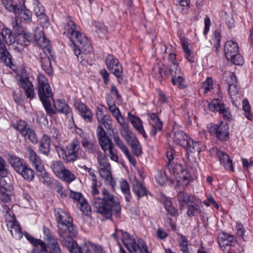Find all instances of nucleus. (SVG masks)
<instances>
[{"mask_svg":"<svg viewBox=\"0 0 253 253\" xmlns=\"http://www.w3.org/2000/svg\"><path fill=\"white\" fill-rule=\"evenodd\" d=\"M91 193L93 196L92 206L97 212L107 218L112 217L113 213L116 217L120 216L121 211L120 202L108 190L105 188L102 190V198H101L96 182H93L91 186Z\"/></svg>","mask_w":253,"mask_h":253,"instance_id":"obj_1","label":"nucleus"},{"mask_svg":"<svg viewBox=\"0 0 253 253\" xmlns=\"http://www.w3.org/2000/svg\"><path fill=\"white\" fill-rule=\"evenodd\" d=\"M76 28L75 22L71 19L70 17H67L63 34L69 38L73 43L75 54L78 60L84 65L86 61L84 54L90 53L92 47L85 36L76 30Z\"/></svg>","mask_w":253,"mask_h":253,"instance_id":"obj_2","label":"nucleus"},{"mask_svg":"<svg viewBox=\"0 0 253 253\" xmlns=\"http://www.w3.org/2000/svg\"><path fill=\"white\" fill-rule=\"evenodd\" d=\"M56 220L58 223V234L61 244L73 240L77 231L72 223V218L65 211L57 209L54 211Z\"/></svg>","mask_w":253,"mask_h":253,"instance_id":"obj_3","label":"nucleus"},{"mask_svg":"<svg viewBox=\"0 0 253 253\" xmlns=\"http://www.w3.org/2000/svg\"><path fill=\"white\" fill-rule=\"evenodd\" d=\"M175 55L173 53L169 54V59L171 61V64L169 66V72H167L168 66L162 64L156 65L153 69V72L157 75V78H168L170 76L175 77L179 74H181V70L175 61Z\"/></svg>","mask_w":253,"mask_h":253,"instance_id":"obj_4","label":"nucleus"},{"mask_svg":"<svg viewBox=\"0 0 253 253\" xmlns=\"http://www.w3.org/2000/svg\"><path fill=\"white\" fill-rule=\"evenodd\" d=\"M56 150L59 156L67 162H74L77 159L78 151L80 148V142L74 139L65 148L57 144H54Z\"/></svg>","mask_w":253,"mask_h":253,"instance_id":"obj_5","label":"nucleus"},{"mask_svg":"<svg viewBox=\"0 0 253 253\" xmlns=\"http://www.w3.org/2000/svg\"><path fill=\"white\" fill-rule=\"evenodd\" d=\"M224 52L228 60H230L235 65H243V59L239 52V46L236 42L232 41L226 42L224 45Z\"/></svg>","mask_w":253,"mask_h":253,"instance_id":"obj_6","label":"nucleus"},{"mask_svg":"<svg viewBox=\"0 0 253 253\" xmlns=\"http://www.w3.org/2000/svg\"><path fill=\"white\" fill-rule=\"evenodd\" d=\"M167 167L177 182L185 186L189 184L191 179L190 174L181 164L169 163L168 164Z\"/></svg>","mask_w":253,"mask_h":253,"instance_id":"obj_7","label":"nucleus"},{"mask_svg":"<svg viewBox=\"0 0 253 253\" xmlns=\"http://www.w3.org/2000/svg\"><path fill=\"white\" fill-rule=\"evenodd\" d=\"M203 144L197 142H194L190 139L186 144V147L188 158L192 162L198 163L200 160L199 155L202 151Z\"/></svg>","mask_w":253,"mask_h":253,"instance_id":"obj_8","label":"nucleus"},{"mask_svg":"<svg viewBox=\"0 0 253 253\" xmlns=\"http://www.w3.org/2000/svg\"><path fill=\"white\" fill-rule=\"evenodd\" d=\"M17 128L26 140H29L33 143H37L38 138L35 131L27 125L26 122L19 121L17 123Z\"/></svg>","mask_w":253,"mask_h":253,"instance_id":"obj_9","label":"nucleus"},{"mask_svg":"<svg viewBox=\"0 0 253 253\" xmlns=\"http://www.w3.org/2000/svg\"><path fill=\"white\" fill-rule=\"evenodd\" d=\"M105 63L108 70L111 71L118 80L122 79L123 69L117 58L109 54L106 58Z\"/></svg>","mask_w":253,"mask_h":253,"instance_id":"obj_10","label":"nucleus"},{"mask_svg":"<svg viewBox=\"0 0 253 253\" xmlns=\"http://www.w3.org/2000/svg\"><path fill=\"white\" fill-rule=\"evenodd\" d=\"M18 84L24 89L27 98H33L35 96L34 86L26 73H22L18 81Z\"/></svg>","mask_w":253,"mask_h":253,"instance_id":"obj_11","label":"nucleus"},{"mask_svg":"<svg viewBox=\"0 0 253 253\" xmlns=\"http://www.w3.org/2000/svg\"><path fill=\"white\" fill-rule=\"evenodd\" d=\"M208 128L209 131L211 133L216 134L218 139L226 140L228 138V126L226 124L222 122L218 125H211Z\"/></svg>","mask_w":253,"mask_h":253,"instance_id":"obj_12","label":"nucleus"},{"mask_svg":"<svg viewBox=\"0 0 253 253\" xmlns=\"http://www.w3.org/2000/svg\"><path fill=\"white\" fill-rule=\"evenodd\" d=\"M15 42L14 43V49L18 52H22L25 47L28 46L32 40V36L25 32L15 36Z\"/></svg>","mask_w":253,"mask_h":253,"instance_id":"obj_13","label":"nucleus"},{"mask_svg":"<svg viewBox=\"0 0 253 253\" xmlns=\"http://www.w3.org/2000/svg\"><path fill=\"white\" fill-rule=\"evenodd\" d=\"M112 235L116 240L118 239L119 236H122V242L130 253H132V250H135L134 247L136 245V241L128 233L122 230H117Z\"/></svg>","mask_w":253,"mask_h":253,"instance_id":"obj_14","label":"nucleus"},{"mask_svg":"<svg viewBox=\"0 0 253 253\" xmlns=\"http://www.w3.org/2000/svg\"><path fill=\"white\" fill-rule=\"evenodd\" d=\"M13 190V187L10 183H7L4 179H0V201L3 202L10 201Z\"/></svg>","mask_w":253,"mask_h":253,"instance_id":"obj_15","label":"nucleus"},{"mask_svg":"<svg viewBox=\"0 0 253 253\" xmlns=\"http://www.w3.org/2000/svg\"><path fill=\"white\" fill-rule=\"evenodd\" d=\"M212 155H215L219 159L221 164L227 169L233 171L232 161L229 156L223 151L218 150L217 148H213L211 150Z\"/></svg>","mask_w":253,"mask_h":253,"instance_id":"obj_16","label":"nucleus"},{"mask_svg":"<svg viewBox=\"0 0 253 253\" xmlns=\"http://www.w3.org/2000/svg\"><path fill=\"white\" fill-rule=\"evenodd\" d=\"M75 246L77 247V250L81 253H105L101 246L89 241L84 242L81 246H79L76 243V245Z\"/></svg>","mask_w":253,"mask_h":253,"instance_id":"obj_17","label":"nucleus"},{"mask_svg":"<svg viewBox=\"0 0 253 253\" xmlns=\"http://www.w3.org/2000/svg\"><path fill=\"white\" fill-rule=\"evenodd\" d=\"M218 242L224 252L226 251L227 247L234 246L236 243L235 237L233 236L224 232H222L218 234Z\"/></svg>","mask_w":253,"mask_h":253,"instance_id":"obj_18","label":"nucleus"},{"mask_svg":"<svg viewBox=\"0 0 253 253\" xmlns=\"http://www.w3.org/2000/svg\"><path fill=\"white\" fill-rule=\"evenodd\" d=\"M98 123L103 125L106 129L113 130L111 117L110 115H104L101 109L98 108L96 113Z\"/></svg>","mask_w":253,"mask_h":253,"instance_id":"obj_19","label":"nucleus"},{"mask_svg":"<svg viewBox=\"0 0 253 253\" xmlns=\"http://www.w3.org/2000/svg\"><path fill=\"white\" fill-rule=\"evenodd\" d=\"M7 223V226L12 235L16 239H20L23 236L22 232L19 225L17 224L15 217H10Z\"/></svg>","mask_w":253,"mask_h":253,"instance_id":"obj_20","label":"nucleus"},{"mask_svg":"<svg viewBox=\"0 0 253 253\" xmlns=\"http://www.w3.org/2000/svg\"><path fill=\"white\" fill-rule=\"evenodd\" d=\"M99 175L104 179L106 184L113 186L115 182L111 173V167L109 163L100 166Z\"/></svg>","mask_w":253,"mask_h":253,"instance_id":"obj_21","label":"nucleus"},{"mask_svg":"<svg viewBox=\"0 0 253 253\" xmlns=\"http://www.w3.org/2000/svg\"><path fill=\"white\" fill-rule=\"evenodd\" d=\"M54 57L52 53H41V63L42 69L48 75L52 74L53 69L51 67V60Z\"/></svg>","mask_w":253,"mask_h":253,"instance_id":"obj_22","label":"nucleus"},{"mask_svg":"<svg viewBox=\"0 0 253 253\" xmlns=\"http://www.w3.org/2000/svg\"><path fill=\"white\" fill-rule=\"evenodd\" d=\"M46 234V238L48 241V248L50 253H62L59 245L53 236L51 235L48 229H44Z\"/></svg>","mask_w":253,"mask_h":253,"instance_id":"obj_23","label":"nucleus"},{"mask_svg":"<svg viewBox=\"0 0 253 253\" xmlns=\"http://www.w3.org/2000/svg\"><path fill=\"white\" fill-rule=\"evenodd\" d=\"M15 42V36L12 31L7 28H3L0 32V42L8 45L13 44Z\"/></svg>","mask_w":253,"mask_h":253,"instance_id":"obj_24","label":"nucleus"},{"mask_svg":"<svg viewBox=\"0 0 253 253\" xmlns=\"http://www.w3.org/2000/svg\"><path fill=\"white\" fill-rule=\"evenodd\" d=\"M0 62L10 67L12 65V56L3 42H0Z\"/></svg>","mask_w":253,"mask_h":253,"instance_id":"obj_25","label":"nucleus"},{"mask_svg":"<svg viewBox=\"0 0 253 253\" xmlns=\"http://www.w3.org/2000/svg\"><path fill=\"white\" fill-rule=\"evenodd\" d=\"M38 83H37V89L38 91V94L41 96L45 95L43 93V89H45L46 91H49V84L47 80L45 77L42 75L39 74L38 76ZM47 94H49V92H46Z\"/></svg>","mask_w":253,"mask_h":253,"instance_id":"obj_26","label":"nucleus"},{"mask_svg":"<svg viewBox=\"0 0 253 253\" xmlns=\"http://www.w3.org/2000/svg\"><path fill=\"white\" fill-rule=\"evenodd\" d=\"M43 93L45 95L43 96H41L39 95V97L41 101L42 102L46 111L48 113H51L52 111V109L50 106V101L52 99V90L50 88V85H49V94H47L46 93V90L44 89H43Z\"/></svg>","mask_w":253,"mask_h":253,"instance_id":"obj_27","label":"nucleus"},{"mask_svg":"<svg viewBox=\"0 0 253 253\" xmlns=\"http://www.w3.org/2000/svg\"><path fill=\"white\" fill-rule=\"evenodd\" d=\"M25 236L26 239L34 246L35 248L34 251H38L41 249V251L42 253L47 252V247L45 244L40 239H35L28 233H25Z\"/></svg>","mask_w":253,"mask_h":253,"instance_id":"obj_28","label":"nucleus"},{"mask_svg":"<svg viewBox=\"0 0 253 253\" xmlns=\"http://www.w3.org/2000/svg\"><path fill=\"white\" fill-rule=\"evenodd\" d=\"M174 142L177 144L186 147V144L190 139L182 131L178 130L174 132L173 136Z\"/></svg>","mask_w":253,"mask_h":253,"instance_id":"obj_29","label":"nucleus"},{"mask_svg":"<svg viewBox=\"0 0 253 253\" xmlns=\"http://www.w3.org/2000/svg\"><path fill=\"white\" fill-rule=\"evenodd\" d=\"M177 199L181 206H183L185 204L189 205V204H194L196 201L194 196L189 195L184 192H178Z\"/></svg>","mask_w":253,"mask_h":253,"instance_id":"obj_30","label":"nucleus"},{"mask_svg":"<svg viewBox=\"0 0 253 253\" xmlns=\"http://www.w3.org/2000/svg\"><path fill=\"white\" fill-rule=\"evenodd\" d=\"M132 190L133 192L138 197H143L147 193L146 187L136 179L132 181Z\"/></svg>","mask_w":253,"mask_h":253,"instance_id":"obj_31","label":"nucleus"},{"mask_svg":"<svg viewBox=\"0 0 253 253\" xmlns=\"http://www.w3.org/2000/svg\"><path fill=\"white\" fill-rule=\"evenodd\" d=\"M129 120L130 123L133 125V126L146 138L147 137L146 134L142 125V122L140 119L135 116L130 115L128 113Z\"/></svg>","mask_w":253,"mask_h":253,"instance_id":"obj_32","label":"nucleus"},{"mask_svg":"<svg viewBox=\"0 0 253 253\" xmlns=\"http://www.w3.org/2000/svg\"><path fill=\"white\" fill-rule=\"evenodd\" d=\"M50 140L48 135L44 134L40 142L39 150L44 155H48L50 152Z\"/></svg>","mask_w":253,"mask_h":253,"instance_id":"obj_33","label":"nucleus"},{"mask_svg":"<svg viewBox=\"0 0 253 253\" xmlns=\"http://www.w3.org/2000/svg\"><path fill=\"white\" fill-rule=\"evenodd\" d=\"M28 157L30 162L35 168L42 164L41 159L36 153L31 148H28L27 149Z\"/></svg>","mask_w":253,"mask_h":253,"instance_id":"obj_34","label":"nucleus"},{"mask_svg":"<svg viewBox=\"0 0 253 253\" xmlns=\"http://www.w3.org/2000/svg\"><path fill=\"white\" fill-rule=\"evenodd\" d=\"M180 42L184 51L185 57L187 60L191 63L194 62V56L189 48V43L186 38L182 37L180 38Z\"/></svg>","mask_w":253,"mask_h":253,"instance_id":"obj_35","label":"nucleus"},{"mask_svg":"<svg viewBox=\"0 0 253 253\" xmlns=\"http://www.w3.org/2000/svg\"><path fill=\"white\" fill-rule=\"evenodd\" d=\"M54 107L59 112L67 115L70 113L71 109L65 102L60 100L54 101Z\"/></svg>","mask_w":253,"mask_h":253,"instance_id":"obj_36","label":"nucleus"},{"mask_svg":"<svg viewBox=\"0 0 253 253\" xmlns=\"http://www.w3.org/2000/svg\"><path fill=\"white\" fill-rule=\"evenodd\" d=\"M15 14L17 16H19L21 21L23 20L26 22H30L32 20V13L31 11L28 9H22V7H19L17 11L16 12Z\"/></svg>","mask_w":253,"mask_h":253,"instance_id":"obj_37","label":"nucleus"},{"mask_svg":"<svg viewBox=\"0 0 253 253\" xmlns=\"http://www.w3.org/2000/svg\"><path fill=\"white\" fill-rule=\"evenodd\" d=\"M9 162L13 169L17 172H18L21 170V169H23V167L25 165L22 163L19 158L13 155L9 156Z\"/></svg>","mask_w":253,"mask_h":253,"instance_id":"obj_38","label":"nucleus"},{"mask_svg":"<svg viewBox=\"0 0 253 253\" xmlns=\"http://www.w3.org/2000/svg\"><path fill=\"white\" fill-rule=\"evenodd\" d=\"M22 177L27 180L28 181L32 180L35 176L34 171L31 168L25 165L23 169H21L18 172Z\"/></svg>","mask_w":253,"mask_h":253,"instance_id":"obj_39","label":"nucleus"},{"mask_svg":"<svg viewBox=\"0 0 253 253\" xmlns=\"http://www.w3.org/2000/svg\"><path fill=\"white\" fill-rule=\"evenodd\" d=\"M134 247L135 250H132V253H137L138 252L140 253H149L145 243L141 239H137Z\"/></svg>","mask_w":253,"mask_h":253,"instance_id":"obj_40","label":"nucleus"},{"mask_svg":"<svg viewBox=\"0 0 253 253\" xmlns=\"http://www.w3.org/2000/svg\"><path fill=\"white\" fill-rule=\"evenodd\" d=\"M35 169L38 172V175L42 182L43 183H48V179H49L48 173L44 169L43 164L38 166Z\"/></svg>","mask_w":253,"mask_h":253,"instance_id":"obj_41","label":"nucleus"},{"mask_svg":"<svg viewBox=\"0 0 253 253\" xmlns=\"http://www.w3.org/2000/svg\"><path fill=\"white\" fill-rule=\"evenodd\" d=\"M51 168L55 174L58 177L59 175L61 174V172L65 168L61 161H57L52 163Z\"/></svg>","mask_w":253,"mask_h":253,"instance_id":"obj_42","label":"nucleus"},{"mask_svg":"<svg viewBox=\"0 0 253 253\" xmlns=\"http://www.w3.org/2000/svg\"><path fill=\"white\" fill-rule=\"evenodd\" d=\"M62 180L67 182H71L75 179V175L69 169L66 168L61 172V174L58 176Z\"/></svg>","mask_w":253,"mask_h":253,"instance_id":"obj_43","label":"nucleus"},{"mask_svg":"<svg viewBox=\"0 0 253 253\" xmlns=\"http://www.w3.org/2000/svg\"><path fill=\"white\" fill-rule=\"evenodd\" d=\"M120 188L122 192L125 195V198L127 202H129L131 199L129 187L128 183L125 180H123L120 183Z\"/></svg>","mask_w":253,"mask_h":253,"instance_id":"obj_44","label":"nucleus"},{"mask_svg":"<svg viewBox=\"0 0 253 253\" xmlns=\"http://www.w3.org/2000/svg\"><path fill=\"white\" fill-rule=\"evenodd\" d=\"M224 106L219 99H214L209 103V108L211 111L219 112Z\"/></svg>","mask_w":253,"mask_h":253,"instance_id":"obj_45","label":"nucleus"},{"mask_svg":"<svg viewBox=\"0 0 253 253\" xmlns=\"http://www.w3.org/2000/svg\"><path fill=\"white\" fill-rule=\"evenodd\" d=\"M1 2L6 9L15 13L19 8L16 3L12 0H2Z\"/></svg>","mask_w":253,"mask_h":253,"instance_id":"obj_46","label":"nucleus"},{"mask_svg":"<svg viewBox=\"0 0 253 253\" xmlns=\"http://www.w3.org/2000/svg\"><path fill=\"white\" fill-rule=\"evenodd\" d=\"M99 144L105 153L107 150L113 146L111 140L107 137H102L98 139Z\"/></svg>","mask_w":253,"mask_h":253,"instance_id":"obj_47","label":"nucleus"},{"mask_svg":"<svg viewBox=\"0 0 253 253\" xmlns=\"http://www.w3.org/2000/svg\"><path fill=\"white\" fill-rule=\"evenodd\" d=\"M38 44L42 47L43 53L50 54L52 52L51 45L49 43V40L44 37Z\"/></svg>","mask_w":253,"mask_h":253,"instance_id":"obj_48","label":"nucleus"},{"mask_svg":"<svg viewBox=\"0 0 253 253\" xmlns=\"http://www.w3.org/2000/svg\"><path fill=\"white\" fill-rule=\"evenodd\" d=\"M178 243L180 249L182 253H191L187 247L188 240L183 235H180Z\"/></svg>","mask_w":253,"mask_h":253,"instance_id":"obj_49","label":"nucleus"},{"mask_svg":"<svg viewBox=\"0 0 253 253\" xmlns=\"http://www.w3.org/2000/svg\"><path fill=\"white\" fill-rule=\"evenodd\" d=\"M220 34L218 30H215L212 36L211 42L213 44L214 47L216 49V51L220 46Z\"/></svg>","mask_w":253,"mask_h":253,"instance_id":"obj_50","label":"nucleus"},{"mask_svg":"<svg viewBox=\"0 0 253 253\" xmlns=\"http://www.w3.org/2000/svg\"><path fill=\"white\" fill-rule=\"evenodd\" d=\"M49 130L48 137L50 139H51L53 141L59 143L61 139V134L59 130L55 127L50 128Z\"/></svg>","mask_w":253,"mask_h":253,"instance_id":"obj_51","label":"nucleus"},{"mask_svg":"<svg viewBox=\"0 0 253 253\" xmlns=\"http://www.w3.org/2000/svg\"><path fill=\"white\" fill-rule=\"evenodd\" d=\"M36 3V6L34 9V13L40 19H44L45 17L44 8L39 3V1H37ZM35 4H36V3H35Z\"/></svg>","mask_w":253,"mask_h":253,"instance_id":"obj_52","label":"nucleus"},{"mask_svg":"<svg viewBox=\"0 0 253 253\" xmlns=\"http://www.w3.org/2000/svg\"><path fill=\"white\" fill-rule=\"evenodd\" d=\"M8 166L5 161L0 156V177H5L8 174Z\"/></svg>","mask_w":253,"mask_h":253,"instance_id":"obj_53","label":"nucleus"},{"mask_svg":"<svg viewBox=\"0 0 253 253\" xmlns=\"http://www.w3.org/2000/svg\"><path fill=\"white\" fill-rule=\"evenodd\" d=\"M188 206L187 214L189 217L197 215L200 212V207L198 205H192L189 204Z\"/></svg>","mask_w":253,"mask_h":253,"instance_id":"obj_54","label":"nucleus"},{"mask_svg":"<svg viewBox=\"0 0 253 253\" xmlns=\"http://www.w3.org/2000/svg\"><path fill=\"white\" fill-rule=\"evenodd\" d=\"M172 82L174 85H177L180 88H184L186 87L184 79L181 74L175 77H172Z\"/></svg>","mask_w":253,"mask_h":253,"instance_id":"obj_55","label":"nucleus"},{"mask_svg":"<svg viewBox=\"0 0 253 253\" xmlns=\"http://www.w3.org/2000/svg\"><path fill=\"white\" fill-rule=\"evenodd\" d=\"M63 246L66 247L71 253H81L80 251L77 250L76 242L73 240L66 242L64 244H61Z\"/></svg>","mask_w":253,"mask_h":253,"instance_id":"obj_56","label":"nucleus"},{"mask_svg":"<svg viewBox=\"0 0 253 253\" xmlns=\"http://www.w3.org/2000/svg\"><path fill=\"white\" fill-rule=\"evenodd\" d=\"M243 110L244 111V115L247 119L249 120H252L253 119V116L250 112V106L248 101L246 99H244L243 102Z\"/></svg>","mask_w":253,"mask_h":253,"instance_id":"obj_57","label":"nucleus"},{"mask_svg":"<svg viewBox=\"0 0 253 253\" xmlns=\"http://www.w3.org/2000/svg\"><path fill=\"white\" fill-rule=\"evenodd\" d=\"M31 36L32 40L37 41L38 43L41 41L42 38L43 39L45 37L43 32L38 27L36 28L33 35H31Z\"/></svg>","mask_w":253,"mask_h":253,"instance_id":"obj_58","label":"nucleus"},{"mask_svg":"<svg viewBox=\"0 0 253 253\" xmlns=\"http://www.w3.org/2000/svg\"><path fill=\"white\" fill-rule=\"evenodd\" d=\"M164 205L166 211L171 215H175L177 213V210H176L172 205L171 202L167 199L164 202Z\"/></svg>","mask_w":253,"mask_h":253,"instance_id":"obj_59","label":"nucleus"},{"mask_svg":"<svg viewBox=\"0 0 253 253\" xmlns=\"http://www.w3.org/2000/svg\"><path fill=\"white\" fill-rule=\"evenodd\" d=\"M155 177L157 182L160 185H163L168 180L166 175L162 171H158Z\"/></svg>","mask_w":253,"mask_h":253,"instance_id":"obj_60","label":"nucleus"},{"mask_svg":"<svg viewBox=\"0 0 253 253\" xmlns=\"http://www.w3.org/2000/svg\"><path fill=\"white\" fill-rule=\"evenodd\" d=\"M152 128L150 130V135L152 136H154L158 131H161L163 127L162 122H158V124L155 123H152L151 124Z\"/></svg>","mask_w":253,"mask_h":253,"instance_id":"obj_61","label":"nucleus"},{"mask_svg":"<svg viewBox=\"0 0 253 253\" xmlns=\"http://www.w3.org/2000/svg\"><path fill=\"white\" fill-rule=\"evenodd\" d=\"M80 208L81 211L85 214V215H89L90 213L91 208L88 205L87 201L84 199V201L83 202H80Z\"/></svg>","mask_w":253,"mask_h":253,"instance_id":"obj_62","label":"nucleus"},{"mask_svg":"<svg viewBox=\"0 0 253 253\" xmlns=\"http://www.w3.org/2000/svg\"><path fill=\"white\" fill-rule=\"evenodd\" d=\"M202 87L204 89V92L206 93L212 88V80L211 78H208L205 82L202 84Z\"/></svg>","mask_w":253,"mask_h":253,"instance_id":"obj_63","label":"nucleus"},{"mask_svg":"<svg viewBox=\"0 0 253 253\" xmlns=\"http://www.w3.org/2000/svg\"><path fill=\"white\" fill-rule=\"evenodd\" d=\"M70 196L71 198L78 202L79 204L81 202H83V201H84V198L81 193L75 192L71 191Z\"/></svg>","mask_w":253,"mask_h":253,"instance_id":"obj_64","label":"nucleus"}]
</instances>
